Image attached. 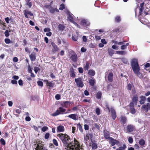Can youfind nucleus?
I'll return each instance as SVG.
<instances>
[{"label":"nucleus","instance_id":"obj_1","mask_svg":"<svg viewBox=\"0 0 150 150\" xmlns=\"http://www.w3.org/2000/svg\"><path fill=\"white\" fill-rule=\"evenodd\" d=\"M57 136L60 139L65 149L67 150H83L81 147L79 142L75 138L70 142V137L66 134L60 133Z\"/></svg>","mask_w":150,"mask_h":150},{"label":"nucleus","instance_id":"obj_2","mask_svg":"<svg viewBox=\"0 0 150 150\" xmlns=\"http://www.w3.org/2000/svg\"><path fill=\"white\" fill-rule=\"evenodd\" d=\"M131 65L132 70L136 75L140 79L143 78V76L140 72V67L139 66L137 59L134 58L131 61Z\"/></svg>","mask_w":150,"mask_h":150},{"label":"nucleus","instance_id":"obj_3","mask_svg":"<svg viewBox=\"0 0 150 150\" xmlns=\"http://www.w3.org/2000/svg\"><path fill=\"white\" fill-rule=\"evenodd\" d=\"M69 55L71 60L74 62H76L77 61L78 57L77 54L73 50H70L69 52Z\"/></svg>","mask_w":150,"mask_h":150},{"label":"nucleus","instance_id":"obj_4","mask_svg":"<svg viewBox=\"0 0 150 150\" xmlns=\"http://www.w3.org/2000/svg\"><path fill=\"white\" fill-rule=\"evenodd\" d=\"M66 111V109L62 107H60L57 109L55 112L52 113L51 115L53 116H56L59 114H64Z\"/></svg>","mask_w":150,"mask_h":150},{"label":"nucleus","instance_id":"obj_5","mask_svg":"<svg viewBox=\"0 0 150 150\" xmlns=\"http://www.w3.org/2000/svg\"><path fill=\"white\" fill-rule=\"evenodd\" d=\"M135 130V127L132 124L128 125L125 128V131L128 133H131Z\"/></svg>","mask_w":150,"mask_h":150},{"label":"nucleus","instance_id":"obj_6","mask_svg":"<svg viewBox=\"0 0 150 150\" xmlns=\"http://www.w3.org/2000/svg\"><path fill=\"white\" fill-rule=\"evenodd\" d=\"M108 140L109 143L112 146H113L115 144L118 145V146L122 145L119 144L120 142L119 141L115 139L112 137H110V138Z\"/></svg>","mask_w":150,"mask_h":150},{"label":"nucleus","instance_id":"obj_7","mask_svg":"<svg viewBox=\"0 0 150 150\" xmlns=\"http://www.w3.org/2000/svg\"><path fill=\"white\" fill-rule=\"evenodd\" d=\"M79 24L81 26L86 28L89 26L90 24L89 21L86 19H82L80 21Z\"/></svg>","mask_w":150,"mask_h":150},{"label":"nucleus","instance_id":"obj_8","mask_svg":"<svg viewBox=\"0 0 150 150\" xmlns=\"http://www.w3.org/2000/svg\"><path fill=\"white\" fill-rule=\"evenodd\" d=\"M75 81L76 84V85L79 87H83L84 85L83 83L82 80L81 78L79 77L77 79H75Z\"/></svg>","mask_w":150,"mask_h":150},{"label":"nucleus","instance_id":"obj_9","mask_svg":"<svg viewBox=\"0 0 150 150\" xmlns=\"http://www.w3.org/2000/svg\"><path fill=\"white\" fill-rule=\"evenodd\" d=\"M125 42V41H123L118 42L117 41H115L114 42V43L116 45H122L121 46V49L123 50L126 49L127 46L129 45V43H127L126 45H123Z\"/></svg>","mask_w":150,"mask_h":150},{"label":"nucleus","instance_id":"obj_10","mask_svg":"<svg viewBox=\"0 0 150 150\" xmlns=\"http://www.w3.org/2000/svg\"><path fill=\"white\" fill-rule=\"evenodd\" d=\"M138 101V96L137 94L134 95L132 98V101L130 103H132L133 104L137 105Z\"/></svg>","mask_w":150,"mask_h":150},{"label":"nucleus","instance_id":"obj_11","mask_svg":"<svg viewBox=\"0 0 150 150\" xmlns=\"http://www.w3.org/2000/svg\"><path fill=\"white\" fill-rule=\"evenodd\" d=\"M35 149V150H48L42 144L40 143H38Z\"/></svg>","mask_w":150,"mask_h":150},{"label":"nucleus","instance_id":"obj_12","mask_svg":"<svg viewBox=\"0 0 150 150\" xmlns=\"http://www.w3.org/2000/svg\"><path fill=\"white\" fill-rule=\"evenodd\" d=\"M110 112L111 113V116L113 120H115L117 117L116 112L113 108H110Z\"/></svg>","mask_w":150,"mask_h":150},{"label":"nucleus","instance_id":"obj_13","mask_svg":"<svg viewBox=\"0 0 150 150\" xmlns=\"http://www.w3.org/2000/svg\"><path fill=\"white\" fill-rule=\"evenodd\" d=\"M134 104L132 103H130L129 105L130 112L132 114H134L136 113V110L134 108Z\"/></svg>","mask_w":150,"mask_h":150},{"label":"nucleus","instance_id":"obj_14","mask_svg":"<svg viewBox=\"0 0 150 150\" xmlns=\"http://www.w3.org/2000/svg\"><path fill=\"white\" fill-rule=\"evenodd\" d=\"M120 123L122 124H125L127 122V118L125 116L121 115L120 117Z\"/></svg>","mask_w":150,"mask_h":150},{"label":"nucleus","instance_id":"obj_15","mask_svg":"<svg viewBox=\"0 0 150 150\" xmlns=\"http://www.w3.org/2000/svg\"><path fill=\"white\" fill-rule=\"evenodd\" d=\"M44 82L46 83V84L47 86L50 87H53L54 85V83L53 81L49 82L48 80H45L43 81Z\"/></svg>","mask_w":150,"mask_h":150},{"label":"nucleus","instance_id":"obj_16","mask_svg":"<svg viewBox=\"0 0 150 150\" xmlns=\"http://www.w3.org/2000/svg\"><path fill=\"white\" fill-rule=\"evenodd\" d=\"M68 117L74 120H77L79 119L78 116L77 114H70L69 115Z\"/></svg>","mask_w":150,"mask_h":150},{"label":"nucleus","instance_id":"obj_17","mask_svg":"<svg viewBox=\"0 0 150 150\" xmlns=\"http://www.w3.org/2000/svg\"><path fill=\"white\" fill-rule=\"evenodd\" d=\"M142 109H144L147 112L148 110L150 109V104L147 103L146 105H143L141 107Z\"/></svg>","mask_w":150,"mask_h":150},{"label":"nucleus","instance_id":"obj_18","mask_svg":"<svg viewBox=\"0 0 150 150\" xmlns=\"http://www.w3.org/2000/svg\"><path fill=\"white\" fill-rule=\"evenodd\" d=\"M29 56L32 61H34L36 59V53L34 52H32Z\"/></svg>","mask_w":150,"mask_h":150},{"label":"nucleus","instance_id":"obj_19","mask_svg":"<svg viewBox=\"0 0 150 150\" xmlns=\"http://www.w3.org/2000/svg\"><path fill=\"white\" fill-rule=\"evenodd\" d=\"M24 12V14L25 17L27 18H28V15H30V16H33V14L30 11H28V10H24L23 11Z\"/></svg>","mask_w":150,"mask_h":150},{"label":"nucleus","instance_id":"obj_20","mask_svg":"<svg viewBox=\"0 0 150 150\" xmlns=\"http://www.w3.org/2000/svg\"><path fill=\"white\" fill-rule=\"evenodd\" d=\"M64 131V127L62 125H60L57 127V132H63Z\"/></svg>","mask_w":150,"mask_h":150},{"label":"nucleus","instance_id":"obj_21","mask_svg":"<svg viewBox=\"0 0 150 150\" xmlns=\"http://www.w3.org/2000/svg\"><path fill=\"white\" fill-rule=\"evenodd\" d=\"M51 45L53 47V49L52 50V52H55L56 51H57L59 49L57 45L54 42H51Z\"/></svg>","mask_w":150,"mask_h":150},{"label":"nucleus","instance_id":"obj_22","mask_svg":"<svg viewBox=\"0 0 150 150\" xmlns=\"http://www.w3.org/2000/svg\"><path fill=\"white\" fill-rule=\"evenodd\" d=\"M113 74L111 72H110L108 74V81L110 82H112L113 81Z\"/></svg>","mask_w":150,"mask_h":150},{"label":"nucleus","instance_id":"obj_23","mask_svg":"<svg viewBox=\"0 0 150 150\" xmlns=\"http://www.w3.org/2000/svg\"><path fill=\"white\" fill-rule=\"evenodd\" d=\"M89 83L90 86H93L96 83V80L93 77L89 80Z\"/></svg>","mask_w":150,"mask_h":150},{"label":"nucleus","instance_id":"obj_24","mask_svg":"<svg viewBox=\"0 0 150 150\" xmlns=\"http://www.w3.org/2000/svg\"><path fill=\"white\" fill-rule=\"evenodd\" d=\"M104 138L107 139H109L111 137H110L109 132L107 131H104L103 132Z\"/></svg>","mask_w":150,"mask_h":150},{"label":"nucleus","instance_id":"obj_25","mask_svg":"<svg viewBox=\"0 0 150 150\" xmlns=\"http://www.w3.org/2000/svg\"><path fill=\"white\" fill-rule=\"evenodd\" d=\"M71 104V102L69 101H65L62 102L61 105L65 108H67L69 105Z\"/></svg>","mask_w":150,"mask_h":150},{"label":"nucleus","instance_id":"obj_26","mask_svg":"<svg viewBox=\"0 0 150 150\" xmlns=\"http://www.w3.org/2000/svg\"><path fill=\"white\" fill-rule=\"evenodd\" d=\"M93 137V135L92 134L88 133L86 134V137H85L84 139L87 142L89 139L90 138L91 139Z\"/></svg>","mask_w":150,"mask_h":150},{"label":"nucleus","instance_id":"obj_27","mask_svg":"<svg viewBox=\"0 0 150 150\" xmlns=\"http://www.w3.org/2000/svg\"><path fill=\"white\" fill-rule=\"evenodd\" d=\"M70 75L71 77L74 78L75 77V75L74 74V69L71 67L70 69Z\"/></svg>","mask_w":150,"mask_h":150},{"label":"nucleus","instance_id":"obj_28","mask_svg":"<svg viewBox=\"0 0 150 150\" xmlns=\"http://www.w3.org/2000/svg\"><path fill=\"white\" fill-rule=\"evenodd\" d=\"M140 100L139 101L140 104L141 105L144 104V103L145 100H146V97L142 96H140Z\"/></svg>","mask_w":150,"mask_h":150},{"label":"nucleus","instance_id":"obj_29","mask_svg":"<svg viewBox=\"0 0 150 150\" xmlns=\"http://www.w3.org/2000/svg\"><path fill=\"white\" fill-rule=\"evenodd\" d=\"M50 12L52 13H53L55 12H59V10L57 8H54L53 7H52L50 9Z\"/></svg>","mask_w":150,"mask_h":150},{"label":"nucleus","instance_id":"obj_30","mask_svg":"<svg viewBox=\"0 0 150 150\" xmlns=\"http://www.w3.org/2000/svg\"><path fill=\"white\" fill-rule=\"evenodd\" d=\"M96 74V72L93 69H90L88 72V74L90 76H94Z\"/></svg>","mask_w":150,"mask_h":150},{"label":"nucleus","instance_id":"obj_31","mask_svg":"<svg viewBox=\"0 0 150 150\" xmlns=\"http://www.w3.org/2000/svg\"><path fill=\"white\" fill-rule=\"evenodd\" d=\"M127 146L125 144H124L122 145V146H120L116 150H125Z\"/></svg>","mask_w":150,"mask_h":150},{"label":"nucleus","instance_id":"obj_32","mask_svg":"<svg viewBox=\"0 0 150 150\" xmlns=\"http://www.w3.org/2000/svg\"><path fill=\"white\" fill-rule=\"evenodd\" d=\"M102 94L101 91H99L96 94V97L98 99H100L102 96Z\"/></svg>","mask_w":150,"mask_h":150},{"label":"nucleus","instance_id":"obj_33","mask_svg":"<svg viewBox=\"0 0 150 150\" xmlns=\"http://www.w3.org/2000/svg\"><path fill=\"white\" fill-rule=\"evenodd\" d=\"M139 145L141 146H144L145 144V141L144 140L142 139H141L139 142Z\"/></svg>","mask_w":150,"mask_h":150},{"label":"nucleus","instance_id":"obj_34","mask_svg":"<svg viewBox=\"0 0 150 150\" xmlns=\"http://www.w3.org/2000/svg\"><path fill=\"white\" fill-rule=\"evenodd\" d=\"M90 64L88 62H86V65L84 67L83 69L85 71L88 70L89 69Z\"/></svg>","mask_w":150,"mask_h":150},{"label":"nucleus","instance_id":"obj_35","mask_svg":"<svg viewBox=\"0 0 150 150\" xmlns=\"http://www.w3.org/2000/svg\"><path fill=\"white\" fill-rule=\"evenodd\" d=\"M77 127L79 129L80 132H81L82 133L83 132V128L80 124L79 123H78L77 124Z\"/></svg>","mask_w":150,"mask_h":150},{"label":"nucleus","instance_id":"obj_36","mask_svg":"<svg viewBox=\"0 0 150 150\" xmlns=\"http://www.w3.org/2000/svg\"><path fill=\"white\" fill-rule=\"evenodd\" d=\"M108 52L110 55L112 56L114 53V51L111 49H109L108 50Z\"/></svg>","mask_w":150,"mask_h":150},{"label":"nucleus","instance_id":"obj_37","mask_svg":"<svg viewBox=\"0 0 150 150\" xmlns=\"http://www.w3.org/2000/svg\"><path fill=\"white\" fill-rule=\"evenodd\" d=\"M116 52L117 54L121 55H125L126 54V52L125 51H117Z\"/></svg>","mask_w":150,"mask_h":150},{"label":"nucleus","instance_id":"obj_38","mask_svg":"<svg viewBox=\"0 0 150 150\" xmlns=\"http://www.w3.org/2000/svg\"><path fill=\"white\" fill-rule=\"evenodd\" d=\"M10 32V30L9 31L8 30H6V31L4 32V34L5 36L7 38L10 35L9 33Z\"/></svg>","mask_w":150,"mask_h":150},{"label":"nucleus","instance_id":"obj_39","mask_svg":"<svg viewBox=\"0 0 150 150\" xmlns=\"http://www.w3.org/2000/svg\"><path fill=\"white\" fill-rule=\"evenodd\" d=\"M4 42L6 44H9L10 43H12V41H11V40L8 38H5L4 39Z\"/></svg>","mask_w":150,"mask_h":150},{"label":"nucleus","instance_id":"obj_40","mask_svg":"<svg viewBox=\"0 0 150 150\" xmlns=\"http://www.w3.org/2000/svg\"><path fill=\"white\" fill-rule=\"evenodd\" d=\"M92 148L93 149H96L98 147L97 145L95 143H93L91 145Z\"/></svg>","mask_w":150,"mask_h":150},{"label":"nucleus","instance_id":"obj_41","mask_svg":"<svg viewBox=\"0 0 150 150\" xmlns=\"http://www.w3.org/2000/svg\"><path fill=\"white\" fill-rule=\"evenodd\" d=\"M67 18L71 22H72V23L74 21L73 20V16L70 14H69Z\"/></svg>","mask_w":150,"mask_h":150},{"label":"nucleus","instance_id":"obj_42","mask_svg":"<svg viewBox=\"0 0 150 150\" xmlns=\"http://www.w3.org/2000/svg\"><path fill=\"white\" fill-rule=\"evenodd\" d=\"M115 21L117 22H119L121 21L120 17L119 16H116L115 18Z\"/></svg>","mask_w":150,"mask_h":150},{"label":"nucleus","instance_id":"obj_43","mask_svg":"<svg viewBox=\"0 0 150 150\" xmlns=\"http://www.w3.org/2000/svg\"><path fill=\"white\" fill-rule=\"evenodd\" d=\"M58 28L59 30H63L64 28V26L62 24H60L58 26Z\"/></svg>","mask_w":150,"mask_h":150},{"label":"nucleus","instance_id":"obj_44","mask_svg":"<svg viewBox=\"0 0 150 150\" xmlns=\"http://www.w3.org/2000/svg\"><path fill=\"white\" fill-rule=\"evenodd\" d=\"M60 7L59 8V9L60 10H62L65 8L64 5V4H61L60 6Z\"/></svg>","mask_w":150,"mask_h":150},{"label":"nucleus","instance_id":"obj_45","mask_svg":"<svg viewBox=\"0 0 150 150\" xmlns=\"http://www.w3.org/2000/svg\"><path fill=\"white\" fill-rule=\"evenodd\" d=\"M0 142L1 144L3 145H5L6 144L5 141L3 138H1L0 139Z\"/></svg>","mask_w":150,"mask_h":150},{"label":"nucleus","instance_id":"obj_46","mask_svg":"<svg viewBox=\"0 0 150 150\" xmlns=\"http://www.w3.org/2000/svg\"><path fill=\"white\" fill-rule=\"evenodd\" d=\"M26 5L28 6L29 8H30L32 6V4L30 2H26Z\"/></svg>","mask_w":150,"mask_h":150},{"label":"nucleus","instance_id":"obj_47","mask_svg":"<svg viewBox=\"0 0 150 150\" xmlns=\"http://www.w3.org/2000/svg\"><path fill=\"white\" fill-rule=\"evenodd\" d=\"M37 83L39 86L42 87L43 86V84L42 82L40 81H37Z\"/></svg>","mask_w":150,"mask_h":150},{"label":"nucleus","instance_id":"obj_48","mask_svg":"<svg viewBox=\"0 0 150 150\" xmlns=\"http://www.w3.org/2000/svg\"><path fill=\"white\" fill-rule=\"evenodd\" d=\"M34 70L35 73L36 74L38 71H40V69L38 67H34Z\"/></svg>","mask_w":150,"mask_h":150},{"label":"nucleus","instance_id":"obj_49","mask_svg":"<svg viewBox=\"0 0 150 150\" xmlns=\"http://www.w3.org/2000/svg\"><path fill=\"white\" fill-rule=\"evenodd\" d=\"M105 107L106 108L108 109L109 112H110V108H109V106L108 103L107 102H106L105 103Z\"/></svg>","mask_w":150,"mask_h":150},{"label":"nucleus","instance_id":"obj_50","mask_svg":"<svg viewBox=\"0 0 150 150\" xmlns=\"http://www.w3.org/2000/svg\"><path fill=\"white\" fill-rule=\"evenodd\" d=\"M100 109L98 108H97L96 109V112L97 115H100Z\"/></svg>","mask_w":150,"mask_h":150},{"label":"nucleus","instance_id":"obj_51","mask_svg":"<svg viewBox=\"0 0 150 150\" xmlns=\"http://www.w3.org/2000/svg\"><path fill=\"white\" fill-rule=\"evenodd\" d=\"M48 129V128L47 126H44L41 129V130L43 132H45Z\"/></svg>","mask_w":150,"mask_h":150},{"label":"nucleus","instance_id":"obj_52","mask_svg":"<svg viewBox=\"0 0 150 150\" xmlns=\"http://www.w3.org/2000/svg\"><path fill=\"white\" fill-rule=\"evenodd\" d=\"M53 144L56 146L58 145V142L56 139H53Z\"/></svg>","mask_w":150,"mask_h":150},{"label":"nucleus","instance_id":"obj_53","mask_svg":"<svg viewBox=\"0 0 150 150\" xmlns=\"http://www.w3.org/2000/svg\"><path fill=\"white\" fill-rule=\"evenodd\" d=\"M128 141L129 142L130 144H132L133 141V139L131 137H129L128 139Z\"/></svg>","mask_w":150,"mask_h":150},{"label":"nucleus","instance_id":"obj_54","mask_svg":"<svg viewBox=\"0 0 150 150\" xmlns=\"http://www.w3.org/2000/svg\"><path fill=\"white\" fill-rule=\"evenodd\" d=\"M72 39L74 41H76L78 39L77 37L75 35H74L72 37Z\"/></svg>","mask_w":150,"mask_h":150},{"label":"nucleus","instance_id":"obj_55","mask_svg":"<svg viewBox=\"0 0 150 150\" xmlns=\"http://www.w3.org/2000/svg\"><path fill=\"white\" fill-rule=\"evenodd\" d=\"M55 99L57 100H59L61 98L60 95L59 94H57L55 96Z\"/></svg>","mask_w":150,"mask_h":150},{"label":"nucleus","instance_id":"obj_56","mask_svg":"<svg viewBox=\"0 0 150 150\" xmlns=\"http://www.w3.org/2000/svg\"><path fill=\"white\" fill-rule=\"evenodd\" d=\"M120 28L117 27L115 29L114 31L116 33H119L120 31Z\"/></svg>","mask_w":150,"mask_h":150},{"label":"nucleus","instance_id":"obj_57","mask_svg":"<svg viewBox=\"0 0 150 150\" xmlns=\"http://www.w3.org/2000/svg\"><path fill=\"white\" fill-rule=\"evenodd\" d=\"M44 7L46 8L50 9L52 7L51 5L46 4L44 6Z\"/></svg>","mask_w":150,"mask_h":150},{"label":"nucleus","instance_id":"obj_58","mask_svg":"<svg viewBox=\"0 0 150 150\" xmlns=\"http://www.w3.org/2000/svg\"><path fill=\"white\" fill-rule=\"evenodd\" d=\"M84 129L85 130H88L89 129V126L87 124H85L84 125Z\"/></svg>","mask_w":150,"mask_h":150},{"label":"nucleus","instance_id":"obj_59","mask_svg":"<svg viewBox=\"0 0 150 150\" xmlns=\"http://www.w3.org/2000/svg\"><path fill=\"white\" fill-rule=\"evenodd\" d=\"M101 42L104 45L106 44L107 43V42L104 39H102L101 40Z\"/></svg>","mask_w":150,"mask_h":150},{"label":"nucleus","instance_id":"obj_60","mask_svg":"<svg viewBox=\"0 0 150 150\" xmlns=\"http://www.w3.org/2000/svg\"><path fill=\"white\" fill-rule=\"evenodd\" d=\"M50 134L49 133H47L45 135V138L46 139H48L49 137Z\"/></svg>","mask_w":150,"mask_h":150},{"label":"nucleus","instance_id":"obj_61","mask_svg":"<svg viewBox=\"0 0 150 150\" xmlns=\"http://www.w3.org/2000/svg\"><path fill=\"white\" fill-rule=\"evenodd\" d=\"M11 83L13 84H17V81L15 80H12L11 81Z\"/></svg>","mask_w":150,"mask_h":150},{"label":"nucleus","instance_id":"obj_62","mask_svg":"<svg viewBox=\"0 0 150 150\" xmlns=\"http://www.w3.org/2000/svg\"><path fill=\"white\" fill-rule=\"evenodd\" d=\"M79 72L80 73H82L83 72V69L82 67H79L78 69Z\"/></svg>","mask_w":150,"mask_h":150},{"label":"nucleus","instance_id":"obj_63","mask_svg":"<svg viewBox=\"0 0 150 150\" xmlns=\"http://www.w3.org/2000/svg\"><path fill=\"white\" fill-rule=\"evenodd\" d=\"M18 84L19 85L22 86L23 85V81L22 80L20 79L18 81Z\"/></svg>","mask_w":150,"mask_h":150},{"label":"nucleus","instance_id":"obj_64","mask_svg":"<svg viewBox=\"0 0 150 150\" xmlns=\"http://www.w3.org/2000/svg\"><path fill=\"white\" fill-rule=\"evenodd\" d=\"M132 85L130 83L128 84L127 86V89L129 91H131L132 89Z\"/></svg>","mask_w":150,"mask_h":150}]
</instances>
